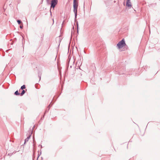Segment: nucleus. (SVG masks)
<instances>
[{
	"label": "nucleus",
	"mask_w": 160,
	"mask_h": 160,
	"mask_svg": "<svg viewBox=\"0 0 160 160\" xmlns=\"http://www.w3.org/2000/svg\"><path fill=\"white\" fill-rule=\"evenodd\" d=\"M25 93V91L24 90H23L22 92L20 94L21 96H22Z\"/></svg>",
	"instance_id": "nucleus-6"
},
{
	"label": "nucleus",
	"mask_w": 160,
	"mask_h": 160,
	"mask_svg": "<svg viewBox=\"0 0 160 160\" xmlns=\"http://www.w3.org/2000/svg\"><path fill=\"white\" fill-rule=\"evenodd\" d=\"M58 0H52L51 7L54 8L58 3Z\"/></svg>",
	"instance_id": "nucleus-3"
},
{
	"label": "nucleus",
	"mask_w": 160,
	"mask_h": 160,
	"mask_svg": "<svg viewBox=\"0 0 160 160\" xmlns=\"http://www.w3.org/2000/svg\"><path fill=\"white\" fill-rule=\"evenodd\" d=\"M73 12L75 15V18H77V9L78 6V2H77L76 0H73Z\"/></svg>",
	"instance_id": "nucleus-2"
},
{
	"label": "nucleus",
	"mask_w": 160,
	"mask_h": 160,
	"mask_svg": "<svg viewBox=\"0 0 160 160\" xmlns=\"http://www.w3.org/2000/svg\"><path fill=\"white\" fill-rule=\"evenodd\" d=\"M31 135V134L29 135L25 140V142L24 143H25L26 142L28 141L29 139H30V137Z\"/></svg>",
	"instance_id": "nucleus-5"
},
{
	"label": "nucleus",
	"mask_w": 160,
	"mask_h": 160,
	"mask_svg": "<svg viewBox=\"0 0 160 160\" xmlns=\"http://www.w3.org/2000/svg\"><path fill=\"white\" fill-rule=\"evenodd\" d=\"M126 6L128 7H131L132 6L130 0H127Z\"/></svg>",
	"instance_id": "nucleus-4"
},
{
	"label": "nucleus",
	"mask_w": 160,
	"mask_h": 160,
	"mask_svg": "<svg viewBox=\"0 0 160 160\" xmlns=\"http://www.w3.org/2000/svg\"><path fill=\"white\" fill-rule=\"evenodd\" d=\"M125 46H127V45L124 39L119 42L117 45V46L118 49H121Z\"/></svg>",
	"instance_id": "nucleus-1"
},
{
	"label": "nucleus",
	"mask_w": 160,
	"mask_h": 160,
	"mask_svg": "<svg viewBox=\"0 0 160 160\" xmlns=\"http://www.w3.org/2000/svg\"><path fill=\"white\" fill-rule=\"evenodd\" d=\"M25 86L24 85L22 86L21 88V89L22 90L24 89H25Z\"/></svg>",
	"instance_id": "nucleus-8"
},
{
	"label": "nucleus",
	"mask_w": 160,
	"mask_h": 160,
	"mask_svg": "<svg viewBox=\"0 0 160 160\" xmlns=\"http://www.w3.org/2000/svg\"><path fill=\"white\" fill-rule=\"evenodd\" d=\"M14 94L16 95H20V93L18 92V91H16L15 92Z\"/></svg>",
	"instance_id": "nucleus-7"
},
{
	"label": "nucleus",
	"mask_w": 160,
	"mask_h": 160,
	"mask_svg": "<svg viewBox=\"0 0 160 160\" xmlns=\"http://www.w3.org/2000/svg\"><path fill=\"white\" fill-rule=\"evenodd\" d=\"M20 28H22V26H20Z\"/></svg>",
	"instance_id": "nucleus-10"
},
{
	"label": "nucleus",
	"mask_w": 160,
	"mask_h": 160,
	"mask_svg": "<svg viewBox=\"0 0 160 160\" xmlns=\"http://www.w3.org/2000/svg\"><path fill=\"white\" fill-rule=\"evenodd\" d=\"M17 22H18V24H20L21 23V22L20 20H17Z\"/></svg>",
	"instance_id": "nucleus-9"
},
{
	"label": "nucleus",
	"mask_w": 160,
	"mask_h": 160,
	"mask_svg": "<svg viewBox=\"0 0 160 160\" xmlns=\"http://www.w3.org/2000/svg\"><path fill=\"white\" fill-rule=\"evenodd\" d=\"M47 1H48L49 0H47Z\"/></svg>",
	"instance_id": "nucleus-11"
}]
</instances>
